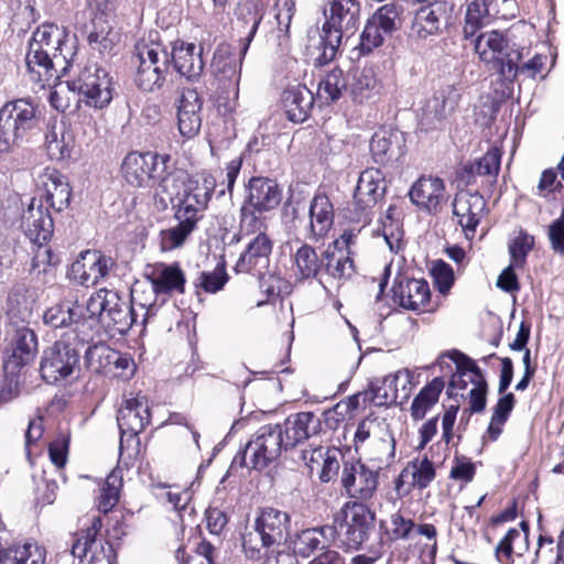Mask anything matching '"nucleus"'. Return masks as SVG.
Segmentation results:
<instances>
[{"instance_id":"6ab92c4d","label":"nucleus","mask_w":564,"mask_h":564,"mask_svg":"<svg viewBox=\"0 0 564 564\" xmlns=\"http://www.w3.org/2000/svg\"><path fill=\"white\" fill-rule=\"evenodd\" d=\"M117 421L121 432L120 453L122 454L124 437L134 440L150 423V405L147 397L137 395L126 399L118 411Z\"/></svg>"},{"instance_id":"4c0bfd02","label":"nucleus","mask_w":564,"mask_h":564,"mask_svg":"<svg viewBox=\"0 0 564 564\" xmlns=\"http://www.w3.org/2000/svg\"><path fill=\"white\" fill-rule=\"evenodd\" d=\"M236 17L238 28L246 33L247 43L241 50V54H246L249 43L256 35L263 18V9L258 0H239Z\"/></svg>"},{"instance_id":"20e7f679","label":"nucleus","mask_w":564,"mask_h":564,"mask_svg":"<svg viewBox=\"0 0 564 564\" xmlns=\"http://www.w3.org/2000/svg\"><path fill=\"white\" fill-rule=\"evenodd\" d=\"M86 326L99 323L112 335L126 334L137 322V313L128 299L118 291L100 289L93 293L84 307Z\"/></svg>"},{"instance_id":"e433bc0d","label":"nucleus","mask_w":564,"mask_h":564,"mask_svg":"<svg viewBox=\"0 0 564 564\" xmlns=\"http://www.w3.org/2000/svg\"><path fill=\"white\" fill-rule=\"evenodd\" d=\"M349 253L348 250L345 251L329 245L322 253V271L335 280L350 278L355 272V267Z\"/></svg>"},{"instance_id":"f03ea898","label":"nucleus","mask_w":564,"mask_h":564,"mask_svg":"<svg viewBox=\"0 0 564 564\" xmlns=\"http://www.w3.org/2000/svg\"><path fill=\"white\" fill-rule=\"evenodd\" d=\"M75 45L68 33L53 23L39 26L29 41L26 72L34 91L43 89L56 77V66L63 70L73 58Z\"/></svg>"},{"instance_id":"a18cd8bd","label":"nucleus","mask_w":564,"mask_h":564,"mask_svg":"<svg viewBox=\"0 0 564 564\" xmlns=\"http://www.w3.org/2000/svg\"><path fill=\"white\" fill-rule=\"evenodd\" d=\"M323 262L316 250L310 245H302L294 254V275L297 280L304 281L316 279L322 272Z\"/></svg>"},{"instance_id":"680f3d73","label":"nucleus","mask_w":564,"mask_h":564,"mask_svg":"<svg viewBox=\"0 0 564 564\" xmlns=\"http://www.w3.org/2000/svg\"><path fill=\"white\" fill-rule=\"evenodd\" d=\"M514 406V395L507 393L501 397L494 408V413L488 426L489 437L495 441L502 432V426L508 420Z\"/></svg>"},{"instance_id":"aec40b11","label":"nucleus","mask_w":564,"mask_h":564,"mask_svg":"<svg viewBox=\"0 0 564 564\" xmlns=\"http://www.w3.org/2000/svg\"><path fill=\"white\" fill-rule=\"evenodd\" d=\"M412 384V373L408 369H401L392 375H388L381 379H376L370 383L369 390L365 392V397L369 399L376 406H389L397 402L399 398V386L403 392V399L409 398Z\"/></svg>"},{"instance_id":"603ef678","label":"nucleus","mask_w":564,"mask_h":564,"mask_svg":"<svg viewBox=\"0 0 564 564\" xmlns=\"http://www.w3.org/2000/svg\"><path fill=\"white\" fill-rule=\"evenodd\" d=\"M453 109L454 105H448V100L443 94H435L422 109L421 122L427 128H437L446 120Z\"/></svg>"},{"instance_id":"9b49d317","label":"nucleus","mask_w":564,"mask_h":564,"mask_svg":"<svg viewBox=\"0 0 564 564\" xmlns=\"http://www.w3.org/2000/svg\"><path fill=\"white\" fill-rule=\"evenodd\" d=\"M373 513L367 506L351 505L343 508L334 519V540L347 550H358L367 539L368 531L373 523Z\"/></svg>"},{"instance_id":"b1692460","label":"nucleus","mask_w":564,"mask_h":564,"mask_svg":"<svg viewBox=\"0 0 564 564\" xmlns=\"http://www.w3.org/2000/svg\"><path fill=\"white\" fill-rule=\"evenodd\" d=\"M282 189L279 184L268 177H252L248 183V196L245 204L259 214L270 213L279 207Z\"/></svg>"},{"instance_id":"473e14b6","label":"nucleus","mask_w":564,"mask_h":564,"mask_svg":"<svg viewBox=\"0 0 564 564\" xmlns=\"http://www.w3.org/2000/svg\"><path fill=\"white\" fill-rule=\"evenodd\" d=\"M403 135L398 130L381 128L370 140V152L373 160L384 164L391 159L403 155Z\"/></svg>"},{"instance_id":"0eeeda50","label":"nucleus","mask_w":564,"mask_h":564,"mask_svg":"<svg viewBox=\"0 0 564 564\" xmlns=\"http://www.w3.org/2000/svg\"><path fill=\"white\" fill-rule=\"evenodd\" d=\"M156 39V32L150 33L149 41L143 40L135 45V84L144 91L161 89L169 69V53Z\"/></svg>"},{"instance_id":"9d476101","label":"nucleus","mask_w":564,"mask_h":564,"mask_svg":"<svg viewBox=\"0 0 564 564\" xmlns=\"http://www.w3.org/2000/svg\"><path fill=\"white\" fill-rule=\"evenodd\" d=\"M175 170L170 155H159L152 152H130L121 164L123 178L134 187L149 186L153 181L159 188L161 180Z\"/></svg>"},{"instance_id":"37998d69","label":"nucleus","mask_w":564,"mask_h":564,"mask_svg":"<svg viewBox=\"0 0 564 564\" xmlns=\"http://www.w3.org/2000/svg\"><path fill=\"white\" fill-rule=\"evenodd\" d=\"M45 556V549L32 542L0 549V564H44Z\"/></svg>"},{"instance_id":"bf43d9fd","label":"nucleus","mask_w":564,"mask_h":564,"mask_svg":"<svg viewBox=\"0 0 564 564\" xmlns=\"http://www.w3.org/2000/svg\"><path fill=\"white\" fill-rule=\"evenodd\" d=\"M389 431L388 424L377 417L364 419L357 427L354 442L356 452L361 451L366 446V442H371L380 434H386Z\"/></svg>"},{"instance_id":"6e6552de","label":"nucleus","mask_w":564,"mask_h":564,"mask_svg":"<svg viewBox=\"0 0 564 564\" xmlns=\"http://www.w3.org/2000/svg\"><path fill=\"white\" fill-rule=\"evenodd\" d=\"M281 433L279 424L261 426L235 456L232 464L257 470L264 469L286 451Z\"/></svg>"},{"instance_id":"5701e85b","label":"nucleus","mask_w":564,"mask_h":564,"mask_svg":"<svg viewBox=\"0 0 564 564\" xmlns=\"http://www.w3.org/2000/svg\"><path fill=\"white\" fill-rule=\"evenodd\" d=\"M486 209L485 198L477 192L460 191L453 202V214L465 235L474 236Z\"/></svg>"},{"instance_id":"c9c22d12","label":"nucleus","mask_w":564,"mask_h":564,"mask_svg":"<svg viewBox=\"0 0 564 564\" xmlns=\"http://www.w3.org/2000/svg\"><path fill=\"white\" fill-rule=\"evenodd\" d=\"M43 321L53 328L74 325L75 332L78 330L79 326H86L84 306L77 302H63L47 308L43 315Z\"/></svg>"},{"instance_id":"052dcab7","label":"nucleus","mask_w":564,"mask_h":564,"mask_svg":"<svg viewBox=\"0 0 564 564\" xmlns=\"http://www.w3.org/2000/svg\"><path fill=\"white\" fill-rule=\"evenodd\" d=\"M395 214L397 208L394 206H389L381 220L382 237L392 252H398L400 250L403 236L399 220L394 218Z\"/></svg>"},{"instance_id":"7c9ffc66","label":"nucleus","mask_w":564,"mask_h":564,"mask_svg":"<svg viewBox=\"0 0 564 564\" xmlns=\"http://www.w3.org/2000/svg\"><path fill=\"white\" fill-rule=\"evenodd\" d=\"M40 182L44 192L41 199L50 207L61 212L68 206L72 191L66 178L57 170L46 169L40 175Z\"/></svg>"},{"instance_id":"f704fd0d","label":"nucleus","mask_w":564,"mask_h":564,"mask_svg":"<svg viewBox=\"0 0 564 564\" xmlns=\"http://www.w3.org/2000/svg\"><path fill=\"white\" fill-rule=\"evenodd\" d=\"M281 100L288 119L293 122L305 121L314 104L312 91L302 85L286 88Z\"/></svg>"},{"instance_id":"c756f323","label":"nucleus","mask_w":564,"mask_h":564,"mask_svg":"<svg viewBox=\"0 0 564 564\" xmlns=\"http://www.w3.org/2000/svg\"><path fill=\"white\" fill-rule=\"evenodd\" d=\"M435 475L434 465L427 457L416 458L401 470L395 480V490L409 492L414 487L424 489L434 480Z\"/></svg>"},{"instance_id":"f3484780","label":"nucleus","mask_w":564,"mask_h":564,"mask_svg":"<svg viewBox=\"0 0 564 564\" xmlns=\"http://www.w3.org/2000/svg\"><path fill=\"white\" fill-rule=\"evenodd\" d=\"M386 193V178L379 169H367L359 175L354 194L356 220L367 224L369 213Z\"/></svg>"},{"instance_id":"3c124183","label":"nucleus","mask_w":564,"mask_h":564,"mask_svg":"<svg viewBox=\"0 0 564 564\" xmlns=\"http://www.w3.org/2000/svg\"><path fill=\"white\" fill-rule=\"evenodd\" d=\"M115 360H118V350L106 344L93 345L88 347L85 354L87 367L97 373L110 375Z\"/></svg>"},{"instance_id":"de8ad7c7","label":"nucleus","mask_w":564,"mask_h":564,"mask_svg":"<svg viewBox=\"0 0 564 564\" xmlns=\"http://www.w3.org/2000/svg\"><path fill=\"white\" fill-rule=\"evenodd\" d=\"M443 389L444 380L440 377H436L429 382L414 398L410 409L411 416L416 421L422 420L437 403Z\"/></svg>"},{"instance_id":"2eb2a0df","label":"nucleus","mask_w":564,"mask_h":564,"mask_svg":"<svg viewBox=\"0 0 564 564\" xmlns=\"http://www.w3.org/2000/svg\"><path fill=\"white\" fill-rule=\"evenodd\" d=\"M101 529V520L94 518L91 524L74 536L72 554L87 564H116L115 550L108 541L97 535Z\"/></svg>"},{"instance_id":"a878e982","label":"nucleus","mask_w":564,"mask_h":564,"mask_svg":"<svg viewBox=\"0 0 564 564\" xmlns=\"http://www.w3.org/2000/svg\"><path fill=\"white\" fill-rule=\"evenodd\" d=\"M203 48L194 43L176 41L171 52V61L177 73L187 79H196L204 69Z\"/></svg>"},{"instance_id":"2f4dec72","label":"nucleus","mask_w":564,"mask_h":564,"mask_svg":"<svg viewBox=\"0 0 564 564\" xmlns=\"http://www.w3.org/2000/svg\"><path fill=\"white\" fill-rule=\"evenodd\" d=\"M306 237L318 240L327 235L334 223V208L325 194H316L310 204Z\"/></svg>"},{"instance_id":"58836bf2","label":"nucleus","mask_w":564,"mask_h":564,"mask_svg":"<svg viewBox=\"0 0 564 564\" xmlns=\"http://www.w3.org/2000/svg\"><path fill=\"white\" fill-rule=\"evenodd\" d=\"M330 525L303 530L294 541V552L302 557L311 556L316 550L325 549L334 540Z\"/></svg>"},{"instance_id":"412c9836","label":"nucleus","mask_w":564,"mask_h":564,"mask_svg":"<svg viewBox=\"0 0 564 564\" xmlns=\"http://www.w3.org/2000/svg\"><path fill=\"white\" fill-rule=\"evenodd\" d=\"M20 229L32 243H46L53 235V219L42 199L33 198L20 218Z\"/></svg>"},{"instance_id":"ddd939ff","label":"nucleus","mask_w":564,"mask_h":564,"mask_svg":"<svg viewBox=\"0 0 564 564\" xmlns=\"http://www.w3.org/2000/svg\"><path fill=\"white\" fill-rule=\"evenodd\" d=\"M340 484L346 495L351 501L346 502L345 508H351V505L367 506L378 489L379 471L371 469L360 460L344 462Z\"/></svg>"},{"instance_id":"338daca9","label":"nucleus","mask_w":564,"mask_h":564,"mask_svg":"<svg viewBox=\"0 0 564 564\" xmlns=\"http://www.w3.org/2000/svg\"><path fill=\"white\" fill-rule=\"evenodd\" d=\"M431 274L436 289L443 294L447 293L454 284V271L452 267L443 260L433 262Z\"/></svg>"},{"instance_id":"13d9d810","label":"nucleus","mask_w":564,"mask_h":564,"mask_svg":"<svg viewBox=\"0 0 564 564\" xmlns=\"http://www.w3.org/2000/svg\"><path fill=\"white\" fill-rule=\"evenodd\" d=\"M46 151L48 156L55 161H64L70 158L74 140L70 134L55 129L46 133Z\"/></svg>"},{"instance_id":"e2e57ef3","label":"nucleus","mask_w":564,"mask_h":564,"mask_svg":"<svg viewBox=\"0 0 564 564\" xmlns=\"http://www.w3.org/2000/svg\"><path fill=\"white\" fill-rule=\"evenodd\" d=\"M534 246V237L520 231V234L509 243L510 263L516 268H522L525 264L527 256Z\"/></svg>"},{"instance_id":"423d86ee","label":"nucleus","mask_w":564,"mask_h":564,"mask_svg":"<svg viewBox=\"0 0 564 564\" xmlns=\"http://www.w3.org/2000/svg\"><path fill=\"white\" fill-rule=\"evenodd\" d=\"M41 121L37 106L21 98L0 108V153L10 152L25 141Z\"/></svg>"},{"instance_id":"5fc2aeb1","label":"nucleus","mask_w":564,"mask_h":564,"mask_svg":"<svg viewBox=\"0 0 564 564\" xmlns=\"http://www.w3.org/2000/svg\"><path fill=\"white\" fill-rule=\"evenodd\" d=\"M490 22L489 9L486 0H474L467 7L464 36L469 39L475 36L478 30Z\"/></svg>"},{"instance_id":"cd10ccee","label":"nucleus","mask_w":564,"mask_h":564,"mask_svg":"<svg viewBox=\"0 0 564 564\" xmlns=\"http://www.w3.org/2000/svg\"><path fill=\"white\" fill-rule=\"evenodd\" d=\"M393 301L400 306L419 311L430 301V288L426 281L419 279H401L392 288Z\"/></svg>"},{"instance_id":"4be33fe9","label":"nucleus","mask_w":564,"mask_h":564,"mask_svg":"<svg viewBox=\"0 0 564 564\" xmlns=\"http://www.w3.org/2000/svg\"><path fill=\"white\" fill-rule=\"evenodd\" d=\"M271 251L272 241L267 234L256 235L237 260L235 271L237 273L262 275L269 267Z\"/></svg>"},{"instance_id":"393cba45","label":"nucleus","mask_w":564,"mask_h":564,"mask_svg":"<svg viewBox=\"0 0 564 564\" xmlns=\"http://www.w3.org/2000/svg\"><path fill=\"white\" fill-rule=\"evenodd\" d=\"M280 426L283 445L288 449L317 435L321 431V420L312 412H300L290 415Z\"/></svg>"},{"instance_id":"72a5a7b5","label":"nucleus","mask_w":564,"mask_h":564,"mask_svg":"<svg viewBox=\"0 0 564 564\" xmlns=\"http://www.w3.org/2000/svg\"><path fill=\"white\" fill-rule=\"evenodd\" d=\"M409 195L416 206L435 210L445 195L444 182L438 177H420L412 185Z\"/></svg>"},{"instance_id":"a211bd4d","label":"nucleus","mask_w":564,"mask_h":564,"mask_svg":"<svg viewBox=\"0 0 564 564\" xmlns=\"http://www.w3.org/2000/svg\"><path fill=\"white\" fill-rule=\"evenodd\" d=\"M115 267L116 262L111 257L98 250H86L72 264L70 275L75 282L88 288L106 279Z\"/></svg>"},{"instance_id":"0e129e2a","label":"nucleus","mask_w":564,"mask_h":564,"mask_svg":"<svg viewBox=\"0 0 564 564\" xmlns=\"http://www.w3.org/2000/svg\"><path fill=\"white\" fill-rule=\"evenodd\" d=\"M77 88L72 87V80L59 83L50 93V104L57 111L64 112L70 108L73 101H77Z\"/></svg>"},{"instance_id":"4d7b16f0","label":"nucleus","mask_w":564,"mask_h":564,"mask_svg":"<svg viewBox=\"0 0 564 564\" xmlns=\"http://www.w3.org/2000/svg\"><path fill=\"white\" fill-rule=\"evenodd\" d=\"M237 62V56L231 54L228 47H220L214 54L212 67L215 75L221 79L238 82L240 69Z\"/></svg>"},{"instance_id":"4468645a","label":"nucleus","mask_w":564,"mask_h":564,"mask_svg":"<svg viewBox=\"0 0 564 564\" xmlns=\"http://www.w3.org/2000/svg\"><path fill=\"white\" fill-rule=\"evenodd\" d=\"M7 340L3 369L8 375H15L22 367L34 360L37 338L26 324H8Z\"/></svg>"},{"instance_id":"a19ab883","label":"nucleus","mask_w":564,"mask_h":564,"mask_svg":"<svg viewBox=\"0 0 564 564\" xmlns=\"http://www.w3.org/2000/svg\"><path fill=\"white\" fill-rule=\"evenodd\" d=\"M361 451L366 458L373 463L375 469L379 471L393 462L395 454L394 437L388 431L386 434H380L377 438L367 443Z\"/></svg>"},{"instance_id":"f8f14e48","label":"nucleus","mask_w":564,"mask_h":564,"mask_svg":"<svg viewBox=\"0 0 564 564\" xmlns=\"http://www.w3.org/2000/svg\"><path fill=\"white\" fill-rule=\"evenodd\" d=\"M72 87L77 88L78 101L96 109L107 107L112 100L111 78L97 63L85 65L77 78L72 80Z\"/></svg>"},{"instance_id":"f257e3e1","label":"nucleus","mask_w":564,"mask_h":564,"mask_svg":"<svg viewBox=\"0 0 564 564\" xmlns=\"http://www.w3.org/2000/svg\"><path fill=\"white\" fill-rule=\"evenodd\" d=\"M216 180L212 174L189 176L183 170H175L161 180L155 189V202L162 210L169 205L174 209L177 225L160 232L162 251H172L184 246L204 218L214 194Z\"/></svg>"},{"instance_id":"1a4fd4ad","label":"nucleus","mask_w":564,"mask_h":564,"mask_svg":"<svg viewBox=\"0 0 564 564\" xmlns=\"http://www.w3.org/2000/svg\"><path fill=\"white\" fill-rule=\"evenodd\" d=\"M475 52L484 63H495L503 82L512 84L517 78V63L522 52L510 45L502 33L489 31L475 39Z\"/></svg>"},{"instance_id":"49530a36","label":"nucleus","mask_w":564,"mask_h":564,"mask_svg":"<svg viewBox=\"0 0 564 564\" xmlns=\"http://www.w3.org/2000/svg\"><path fill=\"white\" fill-rule=\"evenodd\" d=\"M94 30L88 35L89 45L100 53H110L120 42V33L107 20L95 18Z\"/></svg>"},{"instance_id":"6e6d98bb","label":"nucleus","mask_w":564,"mask_h":564,"mask_svg":"<svg viewBox=\"0 0 564 564\" xmlns=\"http://www.w3.org/2000/svg\"><path fill=\"white\" fill-rule=\"evenodd\" d=\"M403 7L397 3H387L380 7L370 18L382 30V34L392 35L402 24Z\"/></svg>"},{"instance_id":"c85d7f7f","label":"nucleus","mask_w":564,"mask_h":564,"mask_svg":"<svg viewBox=\"0 0 564 564\" xmlns=\"http://www.w3.org/2000/svg\"><path fill=\"white\" fill-rule=\"evenodd\" d=\"M150 295L184 293L185 274L178 263L158 264L150 275Z\"/></svg>"},{"instance_id":"864d4df0","label":"nucleus","mask_w":564,"mask_h":564,"mask_svg":"<svg viewBox=\"0 0 564 564\" xmlns=\"http://www.w3.org/2000/svg\"><path fill=\"white\" fill-rule=\"evenodd\" d=\"M122 488V471L119 468H115L107 476L98 498V510L107 513L109 512L119 501L120 490Z\"/></svg>"},{"instance_id":"c03bdc74","label":"nucleus","mask_w":564,"mask_h":564,"mask_svg":"<svg viewBox=\"0 0 564 564\" xmlns=\"http://www.w3.org/2000/svg\"><path fill=\"white\" fill-rule=\"evenodd\" d=\"M447 356L456 365V372L453 373L449 381L448 394H452L453 390H465L467 388V380L465 377H468L470 382L471 379H480L479 377H484L476 362L463 352L454 350Z\"/></svg>"},{"instance_id":"69168bd1","label":"nucleus","mask_w":564,"mask_h":564,"mask_svg":"<svg viewBox=\"0 0 564 564\" xmlns=\"http://www.w3.org/2000/svg\"><path fill=\"white\" fill-rule=\"evenodd\" d=\"M262 214H259L254 208L249 207V205L243 204L240 209V230L242 234L251 235V234H260L264 232L267 225L265 219L261 217Z\"/></svg>"},{"instance_id":"dca6fc26","label":"nucleus","mask_w":564,"mask_h":564,"mask_svg":"<svg viewBox=\"0 0 564 564\" xmlns=\"http://www.w3.org/2000/svg\"><path fill=\"white\" fill-rule=\"evenodd\" d=\"M79 368V354L69 344L56 341L43 352L40 372L48 384L70 377Z\"/></svg>"},{"instance_id":"774afa93","label":"nucleus","mask_w":564,"mask_h":564,"mask_svg":"<svg viewBox=\"0 0 564 564\" xmlns=\"http://www.w3.org/2000/svg\"><path fill=\"white\" fill-rule=\"evenodd\" d=\"M228 280L225 263H218L212 272H202L198 285L208 293L221 290Z\"/></svg>"},{"instance_id":"39448f33","label":"nucleus","mask_w":564,"mask_h":564,"mask_svg":"<svg viewBox=\"0 0 564 564\" xmlns=\"http://www.w3.org/2000/svg\"><path fill=\"white\" fill-rule=\"evenodd\" d=\"M360 4L358 0H333L329 9L324 11L325 23L319 34L317 48L321 63L330 62L337 53L343 36L355 33L359 21Z\"/></svg>"},{"instance_id":"bb28decb","label":"nucleus","mask_w":564,"mask_h":564,"mask_svg":"<svg viewBox=\"0 0 564 564\" xmlns=\"http://www.w3.org/2000/svg\"><path fill=\"white\" fill-rule=\"evenodd\" d=\"M202 99L194 89H184L177 107L178 130L182 135L193 138L202 126Z\"/></svg>"},{"instance_id":"09e8293b","label":"nucleus","mask_w":564,"mask_h":564,"mask_svg":"<svg viewBox=\"0 0 564 564\" xmlns=\"http://www.w3.org/2000/svg\"><path fill=\"white\" fill-rule=\"evenodd\" d=\"M349 87L352 99L359 104L378 95L380 90L379 80L371 67L356 72Z\"/></svg>"},{"instance_id":"79ce46f5","label":"nucleus","mask_w":564,"mask_h":564,"mask_svg":"<svg viewBox=\"0 0 564 564\" xmlns=\"http://www.w3.org/2000/svg\"><path fill=\"white\" fill-rule=\"evenodd\" d=\"M34 299L28 289L18 286L13 289L7 302V316L9 324H26L32 316Z\"/></svg>"},{"instance_id":"ea45409f","label":"nucleus","mask_w":564,"mask_h":564,"mask_svg":"<svg viewBox=\"0 0 564 564\" xmlns=\"http://www.w3.org/2000/svg\"><path fill=\"white\" fill-rule=\"evenodd\" d=\"M427 6L419 9L411 25V34L421 40L436 34L440 31V18L443 6L434 2H426Z\"/></svg>"},{"instance_id":"7ed1b4c3","label":"nucleus","mask_w":564,"mask_h":564,"mask_svg":"<svg viewBox=\"0 0 564 564\" xmlns=\"http://www.w3.org/2000/svg\"><path fill=\"white\" fill-rule=\"evenodd\" d=\"M291 528L290 514L276 508L260 509L252 530L242 535V550L252 561H260L271 549L286 541Z\"/></svg>"},{"instance_id":"8fccbe9b","label":"nucleus","mask_w":564,"mask_h":564,"mask_svg":"<svg viewBox=\"0 0 564 564\" xmlns=\"http://www.w3.org/2000/svg\"><path fill=\"white\" fill-rule=\"evenodd\" d=\"M347 89V75L343 69L334 67L321 79L317 88V96L326 102H334L338 100Z\"/></svg>"}]
</instances>
